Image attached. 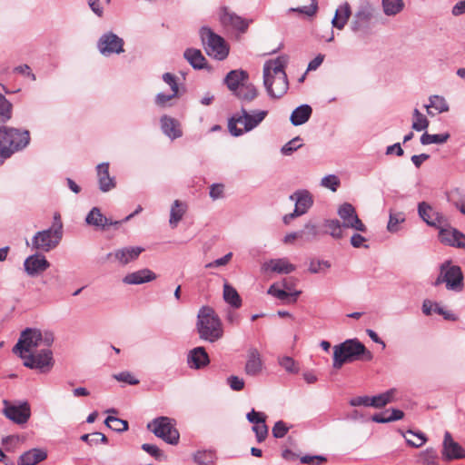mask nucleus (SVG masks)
<instances>
[{
	"instance_id": "1",
	"label": "nucleus",
	"mask_w": 465,
	"mask_h": 465,
	"mask_svg": "<svg viewBox=\"0 0 465 465\" xmlns=\"http://www.w3.org/2000/svg\"><path fill=\"white\" fill-rule=\"evenodd\" d=\"M288 63L286 56H279L269 60L263 66V83L269 94L275 98L283 96L289 89V82L285 73Z\"/></svg>"
},
{
	"instance_id": "2",
	"label": "nucleus",
	"mask_w": 465,
	"mask_h": 465,
	"mask_svg": "<svg viewBox=\"0 0 465 465\" xmlns=\"http://www.w3.org/2000/svg\"><path fill=\"white\" fill-rule=\"evenodd\" d=\"M54 340V334L51 331L27 328L22 331L17 343L13 348V352L23 359V356L33 353L38 349L50 348Z\"/></svg>"
},
{
	"instance_id": "3",
	"label": "nucleus",
	"mask_w": 465,
	"mask_h": 465,
	"mask_svg": "<svg viewBox=\"0 0 465 465\" xmlns=\"http://www.w3.org/2000/svg\"><path fill=\"white\" fill-rule=\"evenodd\" d=\"M372 353L358 339H349L333 347L334 369H341L344 363L357 360L371 361Z\"/></svg>"
},
{
	"instance_id": "4",
	"label": "nucleus",
	"mask_w": 465,
	"mask_h": 465,
	"mask_svg": "<svg viewBox=\"0 0 465 465\" xmlns=\"http://www.w3.org/2000/svg\"><path fill=\"white\" fill-rule=\"evenodd\" d=\"M196 329L202 340L212 343L223 335L222 322L214 310L209 306H203L199 310Z\"/></svg>"
},
{
	"instance_id": "5",
	"label": "nucleus",
	"mask_w": 465,
	"mask_h": 465,
	"mask_svg": "<svg viewBox=\"0 0 465 465\" xmlns=\"http://www.w3.org/2000/svg\"><path fill=\"white\" fill-rule=\"evenodd\" d=\"M29 143V131L0 126V157L10 158L15 153L25 149Z\"/></svg>"
},
{
	"instance_id": "6",
	"label": "nucleus",
	"mask_w": 465,
	"mask_h": 465,
	"mask_svg": "<svg viewBox=\"0 0 465 465\" xmlns=\"http://www.w3.org/2000/svg\"><path fill=\"white\" fill-rule=\"evenodd\" d=\"M62 237L63 223L59 221L52 228L36 232L32 238V248L39 252H48L56 248Z\"/></svg>"
},
{
	"instance_id": "7",
	"label": "nucleus",
	"mask_w": 465,
	"mask_h": 465,
	"mask_svg": "<svg viewBox=\"0 0 465 465\" xmlns=\"http://www.w3.org/2000/svg\"><path fill=\"white\" fill-rule=\"evenodd\" d=\"M147 429L168 444L176 445L179 442L180 434L175 428V421L169 417L153 419L147 424Z\"/></svg>"
},
{
	"instance_id": "8",
	"label": "nucleus",
	"mask_w": 465,
	"mask_h": 465,
	"mask_svg": "<svg viewBox=\"0 0 465 465\" xmlns=\"http://www.w3.org/2000/svg\"><path fill=\"white\" fill-rule=\"evenodd\" d=\"M202 42L207 54L218 60H223L229 54V48L223 37L214 34L210 28L203 27L200 31Z\"/></svg>"
},
{
	"instance_id": "9",
	"label": "nucleus",
	"mask_w": 465,
	"mask_h": 465,
	"mask_svg": "<svg viewBox=\"0 0 465 465\" xmlns=\"http://www.w3.org/2000/svg\"><path fill=\"white\" fill-rule=\"evenodd\" d=\"M24 365L29 369H37L42 372L49 371L54 365L53 352L50 348H42L39 351L23 356Z\"/></svg>"
},
{
	"instance_id": "10",
	"label": "nucleus",
	"mask_w": 465,
	"mask_h": 465,
	"mask_svg": "<svg viewBox=\"0 0 465 465\" xmlns=\"http://www.w3.org/2000/svg\"><path fill=\"white\" fill-rule=\"evenodd\" d=\"M297 280L294 278H285L281 283H273L268 289V294H271L281 301H286L289 302H295L298 296L302 293L301 291H295Z\"/></svg>"
},
{
	"instance_id": "11",
	"label": "nucleus",
	"mask_w": 465,
	"mask_h": 465,
	"mask_svg": "<svg viewBox=\"0 0 465 465\" xmlns=\"http://www.w3.org/2000/svg\"><path fill=\"white\" fill-rule=\"evenodd\" d=\"M338 215L342 220L343 228H351L355 231L365 232L364 223L360 220L355 208L349 203H342L338 209Z\"/></svg>"
},
{
	"instance_id": "12",
	"label": "nucleus",
	"mask_w": 465,
	"mask_h": 465,
	"mask_svg": "<svg viewBox=\"0 0 465 465\" xmlns=\"http://www.w3.org/2000/svg\"><path fill=\"white\" fill-rule=\"evenodd\" d=\"M439 239L446 245L465 249V234L451 227L448 222L447 225L439 228Z\"/></svg>"
},
{
	"instance_id": "13",
	"label": "nucleus",
	"mask_w": 465,
	"mask_h": 465,
	"mask_svg": "<svg viewBox=\"0 0 465 465\" xmlns=\"http://www.w3.org/2000/svg\"><path fill=\"white\" fill-rule=\"evenodd\" d=\"M418 213L429 226L439 229L442 225H447V218L426 202L418 204Z\"/></svg>"
},
{
	"instance_id": "14",
	"label": "nucleus",
	"mask_w": 465,
	"mask_h": 465,
	"mask_svg": "<svg viewBox=\"0 0 465 465\" xmlns=\"http://www.w3.org/2000/svg\"><path fill=\"white\" fill-rule=\"evenodd\" d=\"M85 223L87 225L102 232H106L116 224V221L112 217L104 215L98 207L92 208L85 217Z\"/></svg>"
},
{
	"instance_id": "15",
	"label": "nucleus",
	"mask_w": 465,
	"mask_h": 465,
	"mask_svg": "<svg viewBox=\"0 0 465 465\" xmlns=\"http://www.w3.org/2000/svg\"><path fill=\"white\" fill-rule=\"evenodd\" d=\"M163 80L171 88V94H165L163 93H160L155 97V104L158 106L165 107L171 104V101L174 98L179 97L180 95V87L177 82V77L171 74L165 73L163 75Z\"/></svg>"
},
{
	"instance_id": "16",
	"label": "nucleus",
	"mask_w": 465,
	"mask_h": 465,
	"mask_svg": "<svg viewBox=\"0 0 465 465\" xmlns=\"http://www.w3.org/2000/svg\"><path fill=\"white\" fill-rule=\"evenodd\" d=\"M5 405L4 414L6 418L17 424H24L27 422L31 416L30 406L27 402L21 405H9L7 401H4Z\"/></svg>"
},
{
	"instance_id": "17",
	"label": "nucleus",
	"mask_w": 465,
	"mask_h": 465,
	"mask_svg": "<svg viewBox=\"0 0 465 465\" xmlns=\"http://www.w3.org/2000/svg\"><path fill=\"white\" fill-rule=\"evenodd\" d=\"M264 118H228V130L233 136H240L258 126Z\"/></svg>"
},
{
	"instance_id": "18",
	"label": "nucleus",
	"mask_w": 465,
	"mask_h": 465,
	"mask_svg": "<svg viewBox=\"0 0 465 465\" xmlns=\"http://www.w3.org/2000/svg\"><path fill=\"white\" fill-rule=\"evenodd\" d=\"M444 277L446 288L450 291L461 292L464 286L463 283V273L460 266L452 265L450 262V265L444 269Z\"/></svg>"
},
{
	"instance_id": "19",
	"label": "nucleus",
	"mask_w": 465,
	"mask_h": 465,
	"mask_svg": "<svg viewBox=\"0 0 465 465\" xmlns=\"http://www.w3.org/2000/svg\"><path fill=\"white\" fill-rule=\"evenodd\" d=\"M441 454L442 459L445 460H460L465 458V450L453 440L449 431H446Z\"/></svg>"
},
{
	"instance_id": "20",
	"label": "nucleus",
	"mask_w": 465,
	"mask_h": 465,
	"mask_svg": "<svg viewBox=\"0 0 465 465\" xmlns=\"http://www.w3.org/2000/svg\"><path fill=\"white\" fill-rule=\"evenodd\" d=\"M210 363V358L203 347L191 350L187 355V364L191 369L200 370Z\"/></svg>"
},
{
	"instance_id": "21",
	"label": "nucleus",
	"mask_w": 465,
	"mask_h": 465,
	"mask_svg": "<svg viewBox=\"0 0 465 465\" xmlns=\"http://www.w3.org/2000/svg\"><path fill=\"white\" fill-rule=\"evenodd\" d=\"M24 266L29 275H35L47 270L50 267V262L45 256L34 254L25 259Z\"/></svg>"
},
{
	"instance_id": "22",
	"label": "nucleus",
	"mask_w": 465,
	"mask_h": 465,
	"mask_svg": "<svg viewBox=\"0 0 465 465\" xmlns=\"http://www.w3.org/2000/svg\"><path fill=\"white\" fill-rule=\"evenodd\" d=\"M290 199L295 201V213L301 215L306 213L313 203L312 194L307 190L296 191L290 196Z\"/></svg>"
},
{
	"instance_id": "23",
	"label": "nucleus",
	"mask_w": 465,
	"mask_h": 465,
	"mask_svg": "<svg viewBox=\"0 0 465 465\" xmlns=\"http://www.w3.org/2000/svg\"><path fill=\"white\" fill-rule=\"evenodd\" d=\"M157 278L156 274L150 269L144 268L131 273L123 278L125 284H143L152 282Z\"/></svg>"
},
{
	"instance_id": "24",
	"label": "nucleus",
	"mask_w": 465,
	"mask_h": 465,
	"mask_svg": "<svg viewBox=\"0 0 465 465\" xmlns=\"http://www.w3.org/2000/svg\"><path fill=\"white\" fill-rule=\"evenodd\" d=\"M262 369V361L261 354L255 348H251L247 353V361L245 364L244 371L246 374L250 376L258 375Z\"/></svg>"
},
{
	"instance_id": "25",
	"label": "nucleus",
	"mask_w": 465,
	"mask_h": 465,
	"mask_svg": "<svg viewBox=\"0 0 465 465\" xmlns=\"http://www.w3.org/2000/svg\"><path fill=\"white\" fill-rule=\"evenodd\" d=\"M161 128L163 133L172 140L183 134L181 124L176 118H161Z\"/></svg>"
},
{
	"instance_id": "26",
	"label": "nucleus",
	"mask_w": 465,
	"mask_h": 465,
	"mask_svg": "<svg viewBox=\"0 0 465 465\" xmlns=\"http://www.w3.org/2000/svg\"><path fill=\"white\" fill-rule=\"evenodd\" d=\"M47 457L45 450L41 449H32L24 452L18 459V465H36L45 460Z\"/></svg>"
},
{
	"instance_id": "27",
	"label": "nucleus",
	"mask_w": 465,
	"mask_h": 465,
	"mask_svg": "<svg viewBox=\"0 0 465 465\" xmlns=\"http://www.w3.org/2000/svg\"><path fill=\"white\" fill-rule=\"evenodd\" d=\"M97 47L103 55L108 56L116 52V35L110 32L101 36Z\"/></svg>"
},
{
	"instance_id": "28",
	"label": "nucleus",
	"mask_w": 465,
	"mask_h": 465,
	"mask_svg": "<svg viewBox=\"0 0 465 465\" xmlns=\"http://www.w3.org/2000/svg\"><path fill=\"white\" fill-rule=\"evenodd\" d=\"M223 23L231 25L241 33L247 31L250 22L232 13H225L222 17Z\"/></svg>"
},
{
	"instance_id": "29",
	"label": "nucleus",
	"mask_w": 465,
	"mask_h": 465,
	"mask_svg": "<svg viewBox=\"0 0 465 465\" xmlns=\"http://www.w3.org/2000/svg\"><path fill=\"white\" fill-rule=\"evenodd\" d=\"M247 74L244 71L232 70L225 77V84L231 91H238L242 84H245Z\"/></svg>"
},
{
	"instance_id": "30",
	"label": "nucleus",
	"mask_w": 465,
	"mask_h": 465,
	"mask_svg": "<svg viewBox=\"0 0 465 465\" xmlns=\"http://www.w3.org/2000/svg\"><path fill=\"white\" fill-rule=\"evenodd\" d=\"M97 175L99 186L103 192H107L114 186V181L109 175L108 163H101L97 166Z\"/></svg>"
},
{
	"instance_id": "31",
	"label": "nucleus",
	"mask_w": 465,
	"mask_h": 465,
	"mask_svg": "<svg viewBox=\"0 0 465 465\" xmlns=\"http://www.w3.org/2000/svg\"><path fill=\"white\" fill-rule=\"evenodd\" d=\"M427 112L430 115L434 116L449 111V105L445 99L441 96L434 95L430 97V104H426Z\"/></svg>"
},
{
	"instance_id": "32",
	"label": "nucleus",
	"mask_w": 465,
	"mask_h": 465,
	"mask_svg": "<svg viewBox=\"0 0 465 465\" xmlns=\"http://www.w3.org/2000/svg\"><path fill=\"white\" fill-rule=\"evenodd\" d=\"M321 233L322 231L320 227L310 221L306 223L303 228L300 231V239L304 242H311L316 241Z\"/></svg>"
},
{
	"instance_id": "33",
	"label": "nucleus",
	"mask_w": 465,
	"mask_h": 465,
	"mask_svg": "<svg viewBox=\"0 0 465 465\" xmlns=\"http://www.w3.org/2000/svg\"><path fill=\"white\" fill-rule=\"evenodd\" d=\"M269 265L271 271L277 273L288 274L296 270V266L289 262L286 258L272 259Z\"/></svg>"
},
{
	"instance_id": "34",
	"label": "nucleus",
	"mask_w": 465,
	"mask_h": 465,
	"mask_svg": "<svg viewBox=\"0 0 465 465\" xmlns=\"http://www.w3.org/2000/svg\"><path fill=\"white\" fill-rule=\"evenodd\" d=\"M186 211V205L179 200H175L171 208L169 223L172 228H175L183 219Z\"/></svg>"
},
{
	"instance_id": "35",
	"label": "nucleus",
	"mask_w": 465,
	"mask_h": 465,
	"mask_svg": "<svg viewBox=\"0 0 465 465\" xmlns=\"http://www.w3.org/2000/svg\"><path fill=\"white\" fill-rule=\"evenodd\" d=\"M143 251L141 247H127L118 251V261L123 264H127L136 260Z\"/></svg>"
},
{
	"instance_id": "36",
	"label": "nucleus",
	"mask_w": 465,
	"mask_h": 465,
	"mask_svg": "<svg viewBox=\"0 0 465 465\" xmlns=\"http://www.w3.org/2000/svg\"><path fill=\"white\" fill-rule=\"evenodd\" d=\"M184 58L191 64V65L197 69H202L204 66L205 58L202 52L198 49L189 48L184 52Z\"/></svg>"
},
{
	"instance_id": "37",
	"label": "nucleus",
	"mask_w": 465,
	"mask_h": 465,
	"mask_svg": "<svg viewBox=\"0 0 465 465\" xmlns=\"http://www.w3.org/2000/svg\"><path fill=\"white\" fill-rule=\"evenodd\" d=\"M223 299L224 301L232 305L233 308H240L242 306V299L232 286L228 283L223 285Z\"/></svg>"
},
{
	"instance_id": "38",
	"label": "nucleus",
	"mask_w": 465,
	"mask_h": 465,
	"mask_svg": "<svg viewBox=\"0 0 465 465\" xmlns=\"http://www.w3.org/2000/svg\"><path fill=\"white\" fill-rule=\"evenodd\" d=\"M383 13L388 16H394L404 8L403 0H381Z\"/></svg>"
},
{
	"instance_id": "39",
	"label": "nucleus",
	"mask_w": 465,
	"mask_h": 465,
	"mask_svg": "<svg viewBox=\"0 0 465 465\" xmlns=\"http://www.w3.org/2000/svg\"><path fill=\"white\" fill-rule=\"evenodd\" d=\"M351 15L350 6L348 5H344L342 6H340L336 10L335 16L332 19V25L333 26L337 27L338 29H342L345 24L347 23L349 17Z\"/></svg>"
},
{
	"instance_id": "40",
	"label": "nucleus",
	"mask_w": 465,
	"mask_h": 465,
	"mask_svg": "<svg viewBox=\"0 0 465 465\" xmlns=\"http://www.w3.org/2000/svg\"><path fill=\"white\" fill-rule=\"evenodd\" d=\"M258 94L256 87L252 84H242L236 93V95L245 101L253 100Z\"/></svg>"
},
{
	"instance_id": "41",
	"label": "nucleus",
	"mask_w": 465,
	"mask_h": 465,
	"mask_svg": "<svg viewBox=\"0 0 465 465\" xmlns=\"http://www.w3.org/2000/svg\"><path fill=\"white\" fill-rule=\"evenodd\" d=\"M324 226L328 229V233L334 239H341L343 237L342 224L337 219L325 220Z\"/></svg>"
},
{
	"instance_id": "42",
	"label": "nucleus",
	"mask_w": 465,
	"mask_h": 465,
	"mask_svg": "<svg viewBox=\"0 0 465 465\" xmlns=\"http://www.w3.org/2000/svg\"><path fill=\"white\" fill-rule=\"evenodd\" d=\"M450 138L449 133L437 134H430L428 133H424L420 137V143L423 145L431 144V143H444Z\"/></svg>"
},
{
	"instance_id": "43",
	"label": "nucleus",
	"mask_w": 465,
	"mask_h": 465,
	"mask_svg": "<svg viewBox=\"0 0 465 465\" xmlns=\"http://www.w3.org/2000/svg\"><path fill=\"white\" fill-rule=\"evenodd\" d=\"M215 454L212 450H198L193 454V460L198 465H213Z\"/></svg>"
},
{
	"instance_id": "44",
	"label": "nucleus",
	"mask_w": 465,
	"mask_h": 465,
	"mask_svg": "<svg viewBox=\"0 0 465 465\" xmlns=\"http://www.w3.org/2000/svg\"><path fill=\"white\" fill-rule=\"evenodd\" d=\"M406 434L407 435H404L406 441L411 447L420 448L427 441L425 434L420 431L414 432L408 430Z\"/></svg>"
},
{
	"instance_id": "45",
	"label": "nucleus",
	"mask_w": 465,
	"mask_h": 465,
	"mask_svg": "<svg viewBox=\"0 0 465 465\" xmlns=\"http://www.w3.org/2000/svg\"><path fill=\"white\" fill-rule=\"evenodd\" d=\"M405 222V214L403 213L390 212L387 230L390 232H397L400 230V224Z\"/></svg>"
},
{
	"instance_id": "46",
	"label": "nucleus",
	"mask_w": 465,
	"mask_h": 465,
	"mask_svg": "<svg viewBox=\"0 0 465 465\" xmlns=\"http://www.w3.org/2000/svg\"><path fill=\"white\" fill-rule=\"evenodd\" d=\"M395 392V390L391 389L384 393L373 396L371 398V404L372 407L375 408H381L385 406L387 403L391 402L392 401L393 394Z\"/></svg>"
},
{
	"instance_id": "47",
	"label": "nucleus",
	"mask_w": 465,
	"mask_h": 465,
	"mask_svg": "<svg viewBox=\"0 0 465 465\" xmlns=\"http://www.w3.org/2000/svg\"><path fill=\"white\" fill-rule=\"evenodd\" d=\"M331 262L326 260H319V259H312L309 263L308 271L311 273H319L322 272H325L329 268H331Z\"/></svg>"
},
{
	"instance_id": "48",
	"label": "nucleus",
	"mask_w": 465,
	"mask_h": 465,
	"mask_svg": "<svg viewBox=\"0 0 465 465\" xmlns=\"http://www.w3.org/2000/svg\"><path fill=\"white\" fill-rule=\"evenodd\" d=\"M420 459L423 465H438V453L433 448H428L422 451Z\"/></svg>"
},
{
	"instance_id": "49",
	"label": "nucleus",
	"mask_w": 465,
	"mask_h": 465,
	"mask_svg": "<svg viewBox=\"0 0 465 465\" xmlns=\"http://www.w3.org/2000/svg\"><path fill=\"white\" fill-rule=\"evenodd\" d=\"M341 184L339 177L335 174H328L322 178L321 186L330 189L331 192H336Z\"/></svg>"
},
{
	"instance_id": "50",
	"label": "nucleus",
	"mask_w": 465,
	"mask_h": 465,
	"mask_svg": "<svg viewBox=\"0 0 465 465\" xmlns=\"http://www.w3.org/2000/svg\"><path fill=\"white\" fill-rule=\"evenodd\" d=\"M252 430L255 433L257 442L261 443L264 441L268 436L266 420H263L262 422L253 425Z\"/></svg>"
},
{
	"instance_id": "51",
	"label": "nucleus",
	"mask_w": 465,
	"mask_h": 465,
	"mask_svg": "<svg viewBox=\"0 0 465 465\" xmlns=\"http://www.w3.org/2000/svg\"><path fill=\"white\" fill-rule=\"evenodd\" d=\"M300 142L301 138L299 136L294 137L281 148V153L283 155H291L293 152L302 147V144Z\"/></svg>"
},
{
	"instance_id": "52",
	"label": "nucleus",
	"mask_w": 465,
	"mask_h": 465,
	"mask_svg": "<svg viewBox=\"0 0 465 465\" xmlns=\"http://www.w3.org/2000/svg\"><path fill=\"white\" fill-rule=\"evenodd\" d=\"M278 362L287 372L297 373L299 371V368L296 366V363L292 357H281L279 358Z\"/></svg>"
},
{
	"instance_id": "53",
	"label": "nucleus",
	"mask_w": 465,
	"mask_h": 465,
	"mask_svg": "<svg viewBox=\"0 0 465 465\" xmlns=\"http://www.w3.org/2000/svg\"><path fill=\"white\" fill-rule=\"evenodd\" d=\"M288 431L289 427L282 420L276 421L272 430V433L276 439L283 438L288 433Z\"/></svg>"
},
{
	"instance_id": "54",
	"label": "nucleus",
	"mask_w": 465,
	"mask_h": 465,
	"mask_svg": "<svg viewBox=\"0 0 465 465\" xmlns=\"http://www.w3.org/2000/svg\"><path fill=\"white\" fill-rule=\"evenodd\" d=\"M317 0H311V5L308 6L291 8L289 12H298L308 16H312L317 12Z\"/></svg>"
},
{
	"instance_id": "55",
	"label": "nucleus",
	"mask_w": 465,
	"mask_h": 465,
	"mask_svg": "<svg viewBox=\"0 0 465 465\" xmlns=\"http://www.w3.org/2000/svg\"><path fill=\"white\" fill-rule=\"evenodd\" d=\"M81 440L92 445L94 443H97L98 441L106 442L107 438L104 434L101 432H93L89 434H84L81 436Z\"/></svg>"
},
{
	"instance_id": "56",
	"label": "nucleus",
	"mask_w": 465,
	"mask_h": 465,
	"mask_svg": "<svg viewBox=\"0 0 465 465\" xmlns=\"http://www.w3.org/2000/svg\"><path fill=\"white\" fill-rule=\"evenodd\" d=\"M118 382H124L129 385H136L140 381L132 372L122 371L118 373Z\"/></svg>"
},
{
	"instance_id": "57",
	"label": "nucleus",
	"mask_w": 465,
	"mask_h": 465,
	"mask_svg": "<svg viewBox=\"0 0 465 465\" xmlns=\"http://www.w3.org/2000/svg\"><path fill=\"white\" fill-rule=\"evenodd\" d=\"M227 383L232 391H240L244 388V381L238 376L232 375L227 378Z\"/></svg>"
},
{
	"instance_id": "58",
	"label": "nucleus",
	"mask_w": 465,
	"mask_h": 465,
	"mask_svg": "<svg viewBox=\"0 0 465 465\" xmlns=\"http://www.w3.org/2000/svg\"><path fill=\"white\" fill-rule=\"evenodd\" d=\"M326 460V458L321 455H304L301 458V462L309 465H319Z\"/></svg>"
},
{
	"instance_id": "59",
	"label": "nucleus",
	"mask_w": 465,
	"mask_h": 465,
	"mask_svg": "<svg viewBox=\"0 0 465 465\" xmlns=\"http://www.w3.org/2000/svg\"><path fill=\"white\" fill-rule=\"evenodd\" d=\"M12 108V104L4 95L0 94V116H10Z\"/></svg>"
},
{
	"instance_id": "60",
	"label": "nucleus",
	"mask_w": 465,
	"mask_h": 465,
	"mask_svg": "<svg viewBox=\"0 0 465 465\" xmlns=\"http://www.w3.org/2000/svg\"><path fill=\"white\" fill-rule=\"evenodd\" d=\"M246 419L249 422L252 423L253 425L258 424L260 422H262L263 420H266V416L262 412H257L253 409L247 413Z\"/></svg>"
},
{
	"instance_id": "61",
	"label": "nucleus",
	"mask_w": 465,
	"mask_h": 465,
	"mask_svg": "<svg viewBox=\"0 0 465 465\" xmlns=\"http://www.w3.org/2000/svg\"><path fill=\"white\" fill-rule=\"evenodd\" d=\"M232 252H229L227 254H225L223 257H221L219 259H216L215 261L212 262H209L205 265L206 268H213V267H220V266H223L225 264H227L231 258H232Z\"/></svg>"
},
{
	"instance_id": "62",
	"label": "nucleus",
	"mask_w": 465,
	"mask_h": 465,
	"mask_svg": "<svg viewBox=\"0 0 465 465\" xmlns=\"http://www.w3.org/2000/svg\"><path fill=\"white\" fill-rule=\"evenodd\" d=\"M142 450H143L144 451H146L148 454L154 457L155 459H158L162 456V451L156 445L143 443L142 445Z\"/></svg>"
},
{
	"instance_id": "63",
	"label": "nucleus",
	"mask_w": 465,
	"mask_h": 465,
	"mask_svg": "<svg viewBox=\"0 0 465 465\" xmlns=\"http://www.w3.org/2000/svg\"><path fill=\"white\" fill-rule=\"evenodd\" d=\"M312 113V107L308 104H302L297 107L291 114V116H311Z\"/></svg>"
},
{
	"instance_id": "64",
	"label": "nucleus",
	"mask_w": 465,
	"mask_h": 465,
	"mask_svg": "<svg viewBox=\"0 0 465 465\" xmlns=\"http://www.w3.org/2000/svg\"><path fill=\"white\" fill-rule=\"evenodd\" d=\"M350 404L351 406H371V398L368 396H359L352 398L350 401Z\"/></svg>"
}]
</instances>
